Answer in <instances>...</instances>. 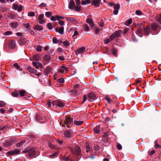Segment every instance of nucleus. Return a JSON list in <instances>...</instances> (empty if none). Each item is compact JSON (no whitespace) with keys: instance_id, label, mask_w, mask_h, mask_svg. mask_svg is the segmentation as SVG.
Wrapping results in <instances>:
<instances>
[{"instance_id":"aec40b11","label":"nucleus","mask_w":161,"mask_h":161,"mask_svg":"<svg viewBox=\"0 0 161 161\" xmlns=\"http://www.w3.org/2000/svg\"><path fill=\"white\" fill-rule=\"evenodd\" d=\"M158 25L155 23H152L151 25L152 31H155L157 29Z\"/></svg>"},{"instance_id":"f704fd0d","label":"nucleus","mask_w":161,"mask_h":161,"mask_svg":"<svg viewBox=\"0 0 161 161\" xmlns=\"http://www.w3.org/2000/svg\"><path fill=\"white\" fill-rule=\"evenodd\" d=\"M81 8L80 6L79 5H77L75 6L74 7V9H75L76 11L79 12L80 11Z\"/></svg>"},{"instance_id":"cd10ccee","label":"nucleus","mask_w":161,"mask_h":161,"mask_svg":"<svg viewBox=\"0 0 161 161\" xmlns=\"http://www.w3.org/2000/svg\"><path fill=\"white\" fill-rule=\"evenodd\" d=\"M56 31L58 32L60 34L63 35L64 34V28L61 27L58 28V29H56Z\"/></svg>"},{"instance_id":"774afa93","label":"nucleus","mask_w":161,"mask_h":161,"mask_svg":"<svg viewBox=\"0 0 161 161\" xmlns=\"http://www.w3.org/2000/svg\"><path fill=\"white\" fill-rule=\"evenodd\" d=\"M117 147L118 148V149H119V150H121L122 148L121 145L119 144H117Z\"/></svg>"},{"instance_id":"a19ab883","label":"nucleus","mask_w":161,"mask_h":161,"mask_svg":"<svg viewBox=\"0 0 161 161\" xmlns=\"http://www.w3.org/2000/svg\"><path fill=\"white\" fill-rule=\"evenodd\" d=\"M28 15L30 17H33L35 15V13L33 11L30 12L28 13Z\"/></svg>"},{"instance_id":"f03ea898","label":"nucleus","mask_w":161,"mask_h":161,"mask_svg":"<svg viewBox=\"0 0 161 161\" xmlns=\"http://www.w3.org/2000/svg\"><path fill=\"white\" fill-rule=\"evenodd\" d=\"M64 124L63 125V126H65L69 128L72 126L73 124V120L71 117L69 116H66L65 118V119L64 121Z\"/></svg>"},{"instance_id":"9b49d317","label":"nucleus","mask_w":161,"mask_h":161,"mask_svg":"<svg viewBox=\"0 0 161 161\" xmlns=\"http://www.w3.org/2000/svg\"><path fill=\"white\" fill-rule=\"evenodd\" d=\"M36 119L37 122L40 121L41 123L45 122L46 121L44 116L41 114L37 116L36 117Z\"/></svg>"},{"instance_id":"3c124183","label":"nucleus","mask_w":161,"mask_h":161,"mask_svg":"<svg viewBox=\"0 0 161 161\" xmlns=\"http://www.w3.org/2000/svg\"><path fill=\"white\" fill-rule=\"evenodd\" d=\"M42 47L40 45H38L37 46L36 48V50L38 52H41L42 51Z\"/></svg>"},{"instance_id":"a878e982","label":"nucleus","mask_w":161,"mask_h":161,"mask_svg":"<svg viewBox=\"0 0 161 161\" xmlns=\"http://www.w3.org/2000/svg\"><path fill=\"white\" fill-rule=\"evenodd\" d=\"M86 22L89 24L91 27H94V25L92 20L91 19H86Z\"/></svg>"},{"instance_id":"e433bc0d","label":"nucleus","mask_w":161,"mask_h":161,"mask_svg":"<svg viewBox=\"0 0 161 161\" xmlns=\"http://www.w3.org/2000/svg\"><path fill=\"white\" fill-rule=\"evenodd\" d=\"M19 95L20 97L24 96L25 94V92L24 90H20L19 91Z\"/></svg>"},{"instance_id":"6ab92c4d","label":"nucleus","mask_w":161,"mask_h":161,"mask_svg":"<svg viewBox=\"0 0 161 161\" xmlns=\"http://www.w3.org/2000/svg\"><path fill=\"white\" fill-rule=\"evenodd\" d=\"M23 26L26 28L27 30H31V26L29 23L27 22H25L23 24Z\"/></svg>"},{"instance_id":"5701e85b","label":"nucleus","mask_w":161,"mask_h":161,"mask_svg":"<svg viewBox=\"0 0 161 161\" xmlns=\"http://www.w3.org/2000/svg\"><path fill=\"white\" fill-rule=\"evenodd\" d=\"M34 29L36 31H42L43 30V27L41 26H40L38 25H33Z\"/></svg>"},{"instance_id":"20e7f679","label":"nucleus","mask_w":161,"mask_h":161,"mask_svg":"<svg viewBox=\"0 0 161 161\" xmlns=\"http://www.w3.org/2000/svg\"><path fill=\"white\" fill-rule=\"evenodd\" d=\"M122 32L121 31L118 30L115 31L113 34L110 36L111 40H113L115 38L121 36Z\"/></svg>"},{"instance_id":"393cba45","label":"nucleus","mask_w":161,"mask_h":161,"mask_svg":"<svg viewBox=\"0 0 161 161\" xmlns=\"http://www.w3.org/2000/svg\"><path fill=\"white\" fill-rule=\"evenodd\" d=\"M136 33L140 36H141L142 34V29L140 27H138L136 30Z\"/></svg>"},{"instance_id":"0eeeda50","label":"nucleus","mask_w":161,"mask_h":161,"mask_svg":"<svg viewBox=\"0 0 161 161\" xmlns=\"http://www.w3.org/2000/svg\"><path fill=\"white\" fill-rule=\"evenodd\" d=\"M88 100L92 102L97 98V96L95 94L92 92H91L88 94Z\"/></svg>"},{"instance_id":"423d86ee","label":"nucleus","mask_w":161,"mask_h":161,"mask_svg":"<svg viewBox=\"0 0 161 161\" xmlns=\"http://www.w3.org/2000/svg\"><path fill=\"white\" fill-rule=\"evenodd\" d=\"M63 134L64 135V137L67 138L72 136L73 132L71 130H69L64 131Z\"/></svg>"},{"instance_id":"bb28decb","label":"nucleus","mask_w":161,"mask_h":161,"mask_svg":"<svg viewBox=\"0 0 161 161\" xmlns=\"http://www.w3.org/2000/svg\"><path fill=\"white\" fill-rule=\"evenodd\" d=\"M93 130L96 133H99L100 132L99 126L97 125L94 128Z\"/></svg>"},{"instance_id":"b1692460","label":"nucleus","mask_w":161,"mask_h":161,"mask_svg":"<svg viewBox=\"0 0 161 161\" xmlns=\"http://www.w3.org/2000/svg\"><path fill=\"white\" fill-rule=\"evenodd\" d=\"M16 46L15 41L14 40H12L10 42L9 44V47L11 48H14Z\"/></svg>"},{"instance_id":"8fccbe9b","label":"nucleus","mask_w":161,"mask_h":161,"mask_svg":"<svg viewBox=\"0 0 161 161\" xmlns=\"http://www.w3.org/2000/svg\"><path fill=\"white\" fill-rule=\"evenodd\" d=\"M52 13L51 12H47L45 13V15L46 17L49 18L51 16Z\"/></svg>"},{"instance_id":"69168bd1","label":"nucleus","mask_w":161,"mask_h":161,"mask_svg":"<svg viewBox=\"0 0 161 161\" xmlns=\"http://www.w3.org/2000/svg\"><path fill=\"white\" fill-rule=\"evenodd\" d=\"M46 81L47 82V83H45L44 84V85H45L46 86H47L50 85V81L49 79H46Z\"/></svg>"},{"instance_id":"c85d7f7f","label":"nucleus","mask_w":161,"mask_h":161,"mask_svg":"<svg viewBox=\"0 0 161 161\" xmlns=\"http://www.w3.org/2000/svg\"><path fill=\"white\" fill-rule=\"evenodd\" d=\"M91 2V0H83L81 1V4L83 5H85L87 4L90 3Z\"/></svg>"},{"instance_id":"6e6d98bb","label":"nucleus","mask_w":161,"mask_h":161,"mask_svg":"<svg viewBox=\"0 0 161 161\" xmlns=\"http://www.w3.org/2000/svg\"><path fill=\"white\" fill-rule=\"evenodd\" d=\"M79 32L77 31H75L74 34H73V36H72V37H74L75 36H79Z\"/></svg>"},{"instance_id":"f8f14e48","label":"nucleus","mask_w":161,"mask_h":161,"mask_svg":"<svg viewBox=\"0 0 161 161\" xmlns=\"http://www.w3.org/2000/svg\"><path fill=\"white\" fill-rule=\"evenodd\" d=\"M101 0H92V4H93L96 7H99L102 4Z\"/></svg>"},{"instance_id":"1a4fd4ad","label":"nucleus","mask_w":161,"mask_h":161,"mask_svg":"<svg viewBox=\"0 0 161 161\" xmlns=\"http://www.w3.org/2000/svg\"><path fill=\"white\" fill-rule=\"evenodd\" d=\"M36 152L35 149H32L30 151L27 155L28 158H33L36 157L38 154L36 155Z\"/></svg>"},{"instance_id":"473e14b6","label":"nucleus","mask_w":161,"mask_h":161,"mask_svg":"<svg viewBox=\"0 0 161 161\" xmlns=\"http://www.w3.org/2000/svg\"><path fill=\"white\" fill-rule=\"evenodd\" d=\"M14 67H15L17 69L19 70L20 71L22 70V69L21 68L20 66L17 63H15L14 64Z\"/></svg>"},{"instance_id":"13d9d810","label":"nucleus","mask_w":161,"mask_h":161,"mask_svg":"<svg viewBox=\"0 0 161 161\" xmlns=\"http://www.w3.org/2000/svg\"><path fill=\"white\" fill-rule=\"evenodd\" d=\"M6 103L3 101H0V107H2L5 106Z\"/></svg>"},{"instance_id":"e2e57ef3","label":"nucleus","mask_w":161,"mask_h":161,"mask_svg":"<svg viewBox=\"0 0 161 161\" xmlns=\"http://www.w3.org/2000/svg\"><path fill=\"white\" fill-rule=\"evenodd\" d=\"M52 105V102L49 101L47 102V105L49 107H51V105Z\"/></svg>"},{"instance_id":"7ed1b4c3","label":"nucleus","mask_w":161,"mask_h":161,"mask_svg":"<svg viewBox=\"0 0 161 161\" xmlns=\"http://www.w3.org/2000/svg\"><path fill=\"white\" fill-rule=\"evenodd\" d=\"M52 106L55 108H56L57 107H59L61 108H62L65 105V104L64 103L57 100L52 101Z\"/></svg>"},{"instance_id":"f3484780","label":"nucleus","mask_w":161,"mask_h":161,"mask_svg":"<svg viewBox=\"0 0 161 161\" xmlns=\"http://www.w3.org/2000/svg\"><path fill=\"white\" fill-rule=\"evenodd\" d=\"M143 31L145 32V33L146 35H148L150 34V26H147L143 28Z\"/></svg>"},{"instance_id":"2eb2a0df","label":"nucleus","mask_w":161,"mask_h":161,"mask_svg":"<svg viewBox=\"0 0 161 161\" xmlns=\"http://www.w3.org/2000/svg\"><path fill=\"white\" fill-rule=\"evenodd\" d=\"M27 42V40L24 37H21L19 38V42L21 46L25 45Z\"/></svg>"},{"instance_id":"ddd939ff","label":"nucleus","mask_w":161,"mask_h":161,"mask_svg":"<svg viewBox=\"0 0 161 161\" xmlns=\"http://www.w3.org/2000/svg\"><path fill=\"white\" fill-rule=\"evenodd\" d=\"M44 15L43 14H40L38 18V19L40 24H43L44 23H46L45 20L43 19Z\"/></svg>"},{"instance_id":"7c9ffc66","label":"nucleus","mask_w":161,"mask_h":161,"mask_svg":"<svg viewBox=\"0 0 161 161\" xmlns=\"http://www.w3.org/2000/svg\"><path fill=\"white\" fill-rule=\"evenodd\" d=\"M44 59L47 61H50L51 59V56L48 54H46L44 57Z\"/></svg>"},{"instance_id":"603ef678","label":"nucleus","mask_w":161,"mask_h":161,"mask_svg":"<svg viewBox=\"0 0 161 161\" xmlns=\"http://www.w3.org/2000/svg\"><path fill=\"white\" fill-rule=\"evenodd\" d=\"M112 40H110L109 37V38H107L105 40V41H104V43L105 44H108L110 41Z\"/></svg>"},{"instance_id":"338daca9","label":"nucleus","mask_w":161,"mask_h":161,"mask_svg":"<svg viewBox=\"0 0 161 161\" xmlns=\"http://www.w3.org/2000/svg\"><path fill=\"white\" fill-rule=\"evenodd\" d=\"M47 6L46 4L44 3H42L39 5L40 7H45Z\"/></svg>"},{"instance_id":"ea45409f","label":"nucleus","mask_w":161,"mask_h":161,"mask_svg":"<svg viewBox=\"0 0 161 161\" xmlns=\"http://www.w3.org/2000/svg\"><path fill=\"white\" fill-rule=\"evenodd\" d=\"M25 141H22L21 142L18 143L16 144V146L17 147H19L20 146H21L25 142Z\"/></svg>"},{"instance_id":"a211bd4d","label":"nucleus","mask_w":161,"mask_h":161,"mask_svg":"<svg viewBox=\"0 0 161 161\" xmlns=\"http://www.w3.org/2000/svg\"><path fill=\"white\" fill-rule=\"evenodd\" d=\"M75 3L73 0H70V3L69 5V8L70 9L73 10L75 7Z\"/></svg>"},{"instance_id":"f257e3e1","label":"nucleus","mask_w":161,"mask_h":161,"mask_svg":"<svg viewBox=\"0 0 161 161\" xmlns=\"http://www.w3.org/2000/svg\"><path fill=\"white\" fill-rule=\"evenodd\" d=\"M68 147L72 153L76 155H80V148L78 145L76 146L74 144H71L68 146Z\"/></svg>"},{"instance_id":"dca6fc26","label":"nucleus","mask_w":161,"mask_h":161,"mask_svg":"<svg viewBox=\"0 0 161 161\" xmlns=\"http://www.w3.org/2000/svg\"><path fill=\"white\" fill-rule=\"evenodd\" d=\"M13 7L15 10H17L19 12H21L22 10V6L21 5L19 6L17 4H14Z\"/></svg>"},{"instance_id":"49530a36","label":"nucleus","mask_w":161,"mask_h":161,"mask_svg":"<svg viewBox=\"0 0 161 161\" xmlns=\"http://www.w3.org/2000/svg\"><path fill=\"white\" fill-rule=\"evenodd\" d=\"M69 21H70L71 22H73L75 23H77L78 22L77 20L73 18L69 17Z\"/></svg>"},{"instance_id":"5fc2aeb1","label":"nucleus","mask_w":161,"mask_h":161,"mask_svg":"<svg viewBox=\"0 0 161 161\" xmlns=\"http://www.w3.org/2000/svg\"><path fill=\"white\" fill-rule=\"evenodd\" d=\"M12 32L11 31H7L4 33V35L6 36H9L12 34Z\"/></svg>"},{"instance_id":"a18cd8bd","label":"nucleus","mask_w":161,"mask_h":161,"mask_svg":"<svg viewBox=\"0 0 161 161\" xmlns=\"http://www.w3.org/2000/svg\"><path fill=\"white\" fill-rule=\"evenodd\" d=\"M33 58L35 60L38 61L40 59V56L38 55H35L34 56Z\"/></svg>"},{"instance_id":"052dcab7","label":"nucleus","mask_w":161,"mask_h":161,"mask_svg":"<svg viewBox=\"0 0 161 161\" xmlns=\"http://www.w3.org/2000/svg\"><path fill=\"white\" fill-rule=\"evenodd\" d=\"M48 146L52 148L53 149H55V146L53 145L51 142H49Z\"/></svg>"},{"instance_id":"c9c22d12","label":"nucleus","mask_w":161,"mask_h":161,"mask_svg":"<svg viewBox=\"0 0 161 161\" xmlns=\"http://www.w3.org/2000/svg\"><path fill=\"white\" fill-rule=\"evenodd\" d=\"M83 28L86 31H88L89 30V27L86 24H85L83 25Z\"/></svg>"},{"instance_id":"6e6552de","label":"nucleus","mask_w":161,"mask_h":161,"mask_svg":"<svg viewBox=\"0 0 161 161\" xmlns=\"http://www.w3.org/2000/svg\"><path fill=\"white\" fill-rule=\"evenodd\" d=\"M58 72L62 74H66L68 71V69L63 65L60 67L58 69Z\"/></svg>"},{"instance_id":"09e8293b","label":"nucleus","mask_w":161,"mask_h":161,"mask_svg":"<svg viewBox=\"0 0 161 161\" xmlns=\"http://www.w3.org/2000/svg\"><path fill=\"white\" fill-rule=\"evenodd\" d=\"M155 148H161V146L158 144V142L157 140H156L155 141Z\"/></svg>"},{"instance_id":"0e129e2a","label":"nucleus","mask_w":161,"mask_h":161,"mask_svg":"<svg viewBox=\"0 0 161 161\" xmlns=\"http://www.w3.org/2000/svg\"><path fill=\"white\" fill-rule=\"evenodd\" d=\"M55 17L56 18L57 20H58L60 19H64V17H63L59 15H56L55 16Z\"/></svg>"},{"instance_id":"58836bf2","label":"nucleus","mask_w":161,"mask_h":161,"mask_svg":"<svg viewBox=\"0 0 161 161\" xmlns=\"http://www.w3.org/2000/svg\"><path fill=\"white\" fill-rule=\"evenodd\" d=\"M112 54L114 56H117V50L116 49L113 48L112 49Z\"/></svg>"},{"instance_id":"c756f323","label":"nucleus","mask_w":161,"mask_h":161,"mask_svg":"<svg viewBox=\"0 0 161 161\" xmlns=\"http://www.w3.org/2000/svg\"><path fill=\"white\" fill-rule=\"evenodd\" d=\"M10 154L14 155L18 154L19 153V151L18 150H14L12 151L9 152Z\"/></svg>"},{"instance_id":"37998d69","label":"nucleus","mask_w":161,"mask_h":161,"mask_svg":"<svg viewBox=\"0 0 161 161\" xmlns=\"http://www.w3.org/2000/svg\"><path fill=\"white\" fill-rule=\"evenodd\" d=\"M12 95L14 97H17L19 96V93L17 92H15L12 93Z\"/></svg>"},{"instance_id":"2f4dec72","label":"nucleus","mask_w":161,"mask_h":161,"mask_svg":"<svg viewBox=\"0 0 161 161\" xmlns=\"http://www.w3.org/2000/svg\"><path fill=\"white\" fill-rule=\"evenodd\" d=\"M74 123L75 125H80L83 123V121L75 120Z\"/></svg>"},{"instance_id":"c03bdc74","label":"nucleus","mask_w":161,"mask_h":161,"mask_svg":"<svg viewBox=\"0 0 161 161\" xmlns=\"http://www.w3.org/2000/svg\"><path fill=\"white\" fill-rule=\"evenodd\" d=\"M135 12L136 14L138 15H141L143 14L142 12L140 10H136Z\"/></svg>"},{"instance_id":"39448f33","label":"nucleus","mask_w":161,"mask_h":161,"mask_svg":"<svg viewBox=\"0 0 161 161\" xmlns=\"http://www.w3.org/2000/svg\"><path fill=\"white\" fill-rule=\"evenodd\" d=\"M110 5L111 6L114 5V10L113 12V13L114 14H117L118 13L119 10L120 9V6L119 4H114V3H110Z\"/></svg>"},{"instance_id":"9d476101","label":"nucleus","mask_w":161,"mask_h":161,"mask_svg":"<svg viewBox=\"0 0 161 161\" xmlns=\"http://www.w3.org/2000/svg\"><path fill=\"white\" fill-rule=\"evenodd\" d=\"M15 140L13 138L10 139L9 141L3 144V146L5 147H8L15 141Z\"/></svg>"},{"instance_id":"4468645a","label":"nucleus","mask_w":161,"mask_h":161,"mask_svg":"<svg viewBox=\"0 0 161 161\" xmlns=\"http://www.w3.org/2000/svg\"><path fill=\"white\" fill-rule=\"evenodd\" d=\"M86 48L85 47H82L78 49L75 51V53L76 54H80L83 53L85 51Z\"/></svg>"},{"instance_id":"79ce46f5","label":"nucleus","mask_w":161,"mask_h":161,"mask_svg":"<svg viewBox=\"0 0 161 161\" xmlns=\"http://www.w3.org/2000/svg\"><path fill=\"white\" fill-rule=\"evenodd\" d=\"M132 19L131 18L127 20L126 25H129L131 24L132 22Z\"/></svg>"},{"instance_id":"4c0bfd02","label":"nucleus","mask_w":161,"mask_h":161,"mask_svg":"<svg viewBox=\"0 0 161 161\" xmlns=\"http://www.w3.org/2000/svg\"><path fill=\"white\" fill-rule=\"evenodd\" d=\"M10 25L13 28H15L18 27V24L16 22L11 23Z\"/></svg>"},{"instance_id":"4d7b16f0","label":"nucleus","mask_w":161,"mask_h":161,"mask_svg":"<svg viewBox=\"0 0 161 161\" xmlns=\"http://www.w3.org/2000/svg\"><path fill=\"white\" fill-rule=\"evenodd\" d=\"M58 40L55 37H53V43H57L58 42Z\"/></svg>"},{"instance_id":"864d4df0","label":"nucleus","mask_w":161,"mask_h":161,"mask_svg":"<svg viewBox=\"0 0 161 161\" xmlns=\"http://www.w3.org/2000/svg\"><path fill=\"white\" fill-rule=\"evenodd\" d=\"M157 21L161 25V13L159 14V16L157 18Z\"/></svg>"},{"instance_id":"4be33fe9","label":"nucleus","mask_w":161,"mask_h":161,"mask_svg":"<svg viewBox=\"0 0 161 161\" xmlns=\"http://www.w3.org/2000/svg\"><path fill=\"white\" fill-rule=\"evenodd\" d=\"M32 64L37 69H38L39 67H41L42 66V64L40 62H33Z\"/></svg>"},{"instance_id":"de8ad7c7","label":"nucleus","mask_w":161,"mask_h":161,"mask_svg":"<svg viewBox=\"0 0 161 161\" xmlns=\"http://www.w3.org/2000/svg\"><path fill=\"white\" fill-rule=\"evenodd\" d=\"M63 44L65 46H68L69 45V42L67 40H65L63 42Z\"/></svg>"},{"instance_id":"bf43d9fd","label":"nucleus","mask_w":161,"mask_h":161,"mask_svg":"<svg viewBox=\"0 0 161 161\" xmlns=\"http://www.w3.org/2000/svg\"><path fill=\"white\" fill-rule=\"evenodd\" d=\"M47 26L48 28L50 30H51L53 27L52 25H51V23H48L47 25Z\"/></svg>"},{"instance_id":"412c9836","label":"nucleus","mask_w":161,"mask_h":161,"mask_svg":"<svg viewBox=\"0 0 161 161\" xmlns=\"http://www.w3.org/2000/svg\"><path fill=\"white\" fill-rule=\"evenodd\" d=\"M28 70L30 73L32 74H36L37 72V70L33 68H32L31 66H29L27 68Z\"/></svg>"},{"instance_id":"72a5a7b5","label":"nucleus","mask_w":161,"mask_h":161,"mask_svg":"<svg viewBox=\"0 0 161 161\" xmlns=\"http://www.w3.org/2000/svg\"><path fill=\"white\" fill-rule=\"evenodd\" d=\"M58 154V152H56L52 154L49 155V157L52 158H54L55 157H57Z\"/></svg>"},{"instance_id":"680f3d73","label":"nucleus","mask_w":161,"mask_h":161,"mask_svg":"<svg viewBox=\"0 0 161 161\" xmlns=\"http://www.w3.org/2000/svg\"><path fill=\"white\" fill-rule=\"evenodd\" d=\"M57 81L59 83H63L64 82V80L63 78H60L58 79Z\"/></svg>"}]
</instances>
